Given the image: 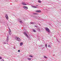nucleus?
Listing matches in <instances>:
<instances>
[{"instance_id":"nucleus-31","label":"nucleus","mask_w":61,"mask_h":61,"mask_svg":"<svg viewBox=\"0 0 61 61\" xmlns=\"http://www.w3.org/2000/svg\"><path fill=\"white\" fill-rule=\"evenodd\" d=\"M36 6H38V5H37Z\"/></svg>"},{"instance_id":"nucleus-21","label":"nucleus","mask_w":61,"mask_h":61,"mask_svg":"<svg viewBox=\"0 0 61 61\" xmlns=\"http://www.w3.org/2000/svg\"><path fill=\"white\" fill-rule=\"evenodd\" d=\"M38 2H39V3H41V1H40V0H39L38 1Z\"/></svg>"},{"instance_id":"nucleus-6","label":"nucleus","mask_w":61,"mask_h":61,"mask_svg":"<svg viewBox=\"0 0 61 61\" xmlns=\"http://www.w3.org/2000/svg\"><path fill=\"white\" fill-rule=\"evenodd\" d=\"M5 17L7 20H8V19H9V18H8V15L6 14L5 15Z\"/></svg>"},{"instance_id":"nucleus-9","label":"nucleus","mask_w":61,"mask_h":61,"mask_svg":"<svg viewBox=\"0 0 61 61\" xmlns=\"http://www.w3.org/2000/svg\"><path fill=\"white\" fill-rule=\"evenodd\" d=\"M9 34L10 35H11V34H12L11 32V31H9Z\"/></svg>"},{"instance_id":"nucleus-7","label":"nucleus","mask_w":61,"mask_h":61,"mask_svg":"<svg viewBox=\"0 0 61 61\" xmlns=\"http://www.w3.org/2000/svg\"><path fill=\"white\" fill-rule=\"evenodd\" d=\"M23 33L24 34V35H25V36H26V37H28V35L26 34V32H24Z\"/></svg>"},{"instance_id":"nucleus-14","label":"nucleus","mask_w":61,"mask_h":61,"mask_svg":"<svg viewBox=\"0 0 61 61\" xmlns=\"http://www.w3.org/2000/svg\"><path fill=\"white\" fill-rule=\"evenodd\" d=\"M48 47H50V48H51V46L50 45H49L48 46Z\"/></svg>"},{"instance_id":"nucleus-10","label":"nucleus","mask_w":61,"mask_h":61,"mask_svg":"<svg viewBox=\"0 0 61 61\" xmlns=\"http://www.w3.org/2000/svg\"><path fill=\"white\" fill-rule=\"evenodd\" d=\"M19 22H20V24H23V21L21 20L20 21H19Z\"/></svg>"},{"instance_id":"nucleus-18","label":"nucleus","mask_w":61,"mask_h":61,"mask_svg":"<svg viewBox=\"0 0 61 61\" xmlns=\"http://www.w3.org/2000/svg\"><path fill=\"white\" fill-rule=\"evenodd\" d=\"M38 30L39 31V32H40V29L39 28L38 29Z\"/></svg>"},{"instance_id":"nucleus-1","label":"nucleus","mask_w":61,"mask_h":61,"mask_svg":"<svg viewBox=\"0 0 61 61\" xmlns=\"http://www.w3.org/2000/svg\"><path fill=\"white\" fill-rule=\"evenodd\" d=\"M15 39L16 40H17V41H20V38L18 37H16Z\"/></svg>"},{"instance_id":"nucleus-15","label":"nucleus","mask_w":61,"mask_h":61,"mask_svg":"<svg viewBox=\"0 0 61 61\" xmlns=\"http://www.w3.org/2000/svg\"><path fill=\"white\" fill-rule=\"evenodd\" d=\"M44 57L45 58H46V59H47V57H46V56H45Z\"/></svg>"},{"instance_id":"nucleus-4","label":"nucleus","mask_w":61,"mask_h":61,"mask_svg":"<svg viewBox=\"0 0 61 61\" xmlns=\"http://www.w3.org/2000/svg\"><path fill=\"white\" fill-rule=\"evenodd\" d=\"M35 12L36 13H41V11L39 10H36L35 11Z\"/></svg>"},{"instance_id":"nucleus-30","label":"nucleus","mask_w":61,"mask_h":61,"mask_svg":"<svg viewBox=\"0 0 61 61\" xmlns=\"http://www.w3.org/2000/svg\"><path fill=\"white\" fill-rule=\"evenodd\" d=\"M7 44L8 45V44L7 43Z\"/></svg>"},{"instance_id":"nucleus-28","label":"nucleus","mask_w":61,"mask_h":61,"mask_svg":"<svg viewBox=\"0 0 61 61\" xmlns=\"http://www.w3.org/2000/svg\"><path fill=\"white\" fill-rule=\"evenodd\" d=\"M34 8H37L36 7V6H34Z\"/></svg>"},{"instance_id":"nucleus-17","label":"nucleus","mask_w":61,"mask_h":61,"mask_svg":"<svg viewBox=\"0 0 61 61\" xmlns=\"http://www.w3.org/2000/svg\"><path fill=\"white\" fill-rule=\"evenodd\" d=\"M18 20L19 21H22V20L21 19H18Z\"/></svg>"},{"instance_id":"nucleus-3","label":"nucleus","mask_w":61,"mask_h":61,"mask_svg":"<svg viewBox=\"0 0 61 61\" xmlns=\"http://www.w3.org/2000/svg\"><path fill=\"white\" fill-rule=\"evenodd\" d=\"M45 29L48 32H50V30H49V29L48 28H46Z\"/></svg>"},{"instance_id":"nucleus-5","label":"nucleus","mask_w":61,"mask_h":61,"mask_svg":"<svg viewBox=\"0 0 61 61\" xmlns=\"http://www.w3.org/2000/svg\"><path fill=\"white\" fill-rule=\"evenodd\" d=\"M23 8L26 10H27V9H28V7H27L24 6L23 7Z\"/></svg>"},{"instance_id":"nucleus-25","label":"nucleus","mask_w":61,"mask_h":61,"mask_svg":"<svg viewBox=\"0 0 61 61\" xmlns=\"http://www.w3.org/2000/svg\"><path fill=\"white\" fill-rule=\"evenodd\" d=\"M35 27H37V26H36V25H35Z\"/></svg>"},{"instance_id":"nucleus-24","label":"nucleus","mask_w":61,"mask_h":61,"mask_svg":"<svg viewBox=\"0 0 61 61\" xmlns=\"http://www.w3.org/2000/svg\"><path fill=\"white\" fill-rule=\"evenodd\" d=\"M4 44H6V43H5V42H3Z\"/></svg>"},{"instance_id":"nucleus-19","label":"nucleus","mask_w":61,"mask_h":61,"mask_svg":"<svg viewBox=\"0 0 61 61\" xmlns=\"http://www.w3.org/2000/svg\"><path fill=\"white\" fill-rule=\"evenodd\" d=\"M30 57H33V56H32V55H30Z\"/></svg>"},{"instance_id":"nucleus-12","label":"nucleus","mask_w":61,"mask_h":61,"mask_svg":"<svg viewBox=\"0 0 61 61\" xmlns=\"http://www.w3.org/2000/svg\"><path fill=\"white\" fill-rule=\"evenodd\" d=\"M20 45L21 46H22L23 45V43L22 42L20 43Z\"/></svg>"},{"instance_id":"nucleus-8","label":"nucleus","mask_w":61,"mask_h":61,"mask_svg":"<svg viewBox=\"0 0 61 61\" xmlns=\"http://www.w3.org/2000/svg\"><path fill=\"white\" fill-rule=\"evenodd\" d=\"M22 4L23 5H27L25 3H24V2H23L22 3Z\"/></svg>"},{"instance_id":"nucleus-2","label":"nucleus","mask_w":61,"mask_h":61,"mask_svg":"<svg viewBox=\"0 0 61 61\" xmlns=\"http://www.w3.org/2000/svg\"><path fill=\"white\" fill-rule=\"evenodd\" d=\"M8 41H9V36H7L6 40V42L7 43V42H8Z\"/></svg>"},{"instance_id":"nucleus-20","label":"nucleus","mask_w":61,"mask_h":61,"mask_svg":"<svg viewBox=\"0 0 61 61\" xmlns=\"http://www.w3.org/2000/svg\"><path fill=\"white\" fill-rule=\"evenodd\" d=\"M28 59L29 60H31V58H28Z\"/></svg>"},{"instance_id":"nucleus-11","label":"nucleus","mask_w":61,"mask_h":61,"mask_svg":"<svg viewBox=\"0 0 61 61\" xmlns=\"http://www.w3.org/2000/svg\"><path fill=\"white\" fill-rule=\"evenodd\" d=\"M33 15H38V13H33Z\"/></svg>"},{"instance_id":"nucleus-13","label":"nucleus","mask_w":61,"mask_h":61,"mask_svg":"<svg viewBox=\"0 0 61 61\" xmlns=\"http://www.w3.org/2000/svg\"><path fill=\"white\" fill-rule=\"evenodd\" d=\"M30 24H35V23L31 22L30 23Z\"/></svg>"},{"instance_id":"nucleus-23","label":"nucleus","mask_w":61,"mask_h":61,"mask_svg":"<svg viewBox=\"0 0 61 61\" xmlns=\"http://www.w3.org/2000/svg\"><path fill=\"white\" fill-rule=\"evenodd\" d=\"M45 46H46V48H47V44H46Z\"/></svg>"},{"instance_id":"nucleus-22","label":"nucleus","mask_w":61,"mask_h":61,"mask_svg":"<svg viewBox=\"0 0 61 61\" xmlns=\"http://www.w3.org/2000/svg\"><path fill=\"white\" fill-rule=\"evenodd\" d=\"M9 31H11V29H10V28H9Z\"/></svg>"},{"instance_id":"nucleus-16","label":"nucleus","mask_w":61,"mask_h":61,"mask_svg":"<svg viewBox=\"0 0 61 61\" xmlns=\"http://www.w3.org/2000/svg\"><path fill=\"white\" fill-rule=\"evenodd\" d=\"M33 32H36V30L34 29H33Z\"/></svg>"},{"instance_id":"nucleus-26","label":"nucleus","mask_w":61,"mask_h":61,"mask_svg":"<svg viewBox=\"0 0 61 61\" xmlns=\"http://www.w3.org/2000/svg\"><path fill=\"white\" fill-rule=\"evenodd\" d=\"M2 58V57H0V59H1Z\"/></svg>"},{"instance_id":"nucleus-29","label":"nucleus","mask_w":61,"mask_h":61,"mask_svg":"<svg viewBox=\"0 0 61 61\" xmlns=\"http://www.w3.org/2000/svg\"><path fill=\"white\" fill-rule=\"evenodd\" d=\"M32 7H33V8H34V7H35V6H32Z\"/></svg>"},{"instance_id":"nucleus-27","label":"nucleus","mask_w":61,"mask_h":61,"mask_svg":"<svg viewBox=\"0 0 61 61\" xmlns=\"http://www.w3.org/2000/svg\"><path fill=\"white\" fill-rule=\"evenodd\" d=\"M18 51L19 52H20V50H18Z\"/></svg>"}]
</instances>
